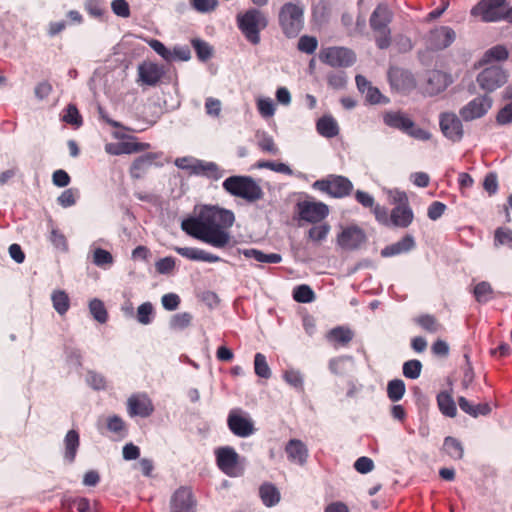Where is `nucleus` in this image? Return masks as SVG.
I'll return each instance as SVG.
<instances>
[{
	"instance_id": "nucleus-21",
	"label": "nucleus",
	"mask_w": 512,
	"mask_h": 512,
	"mask_svg": "<svg viewBox=\"0 0 512 512\" xmlns=\"http://www.w3.org/2000/svg\"><path fill=\"white\" fill-rule=\"evenodd\" d=\"M298 206L301 219L310 223L323 220L329 213L328 206L322 202H303Z\"/></svg>"
},
{
	"instance_id": "nucleus-20",
	"label": "nucleus",
	"mask_w": 512,
	"mask_h": 512,
	"mask_svg": "<svg viewBox=\"0 0 512 512\" xmlns=\"http://www.w3.org/2000/svg\"><path fill=\"white\" fill-rule=\"evenodd\" d=\"M456 39L455 31L448 26H439L429 32L428 44L433 50H443Z\"/></svg>"
},
{
	"instance_id": "nucleus-16",
	"label": "nucleus",
	"mask_w": 512,
	"mask_h": 512,
	"mask_svg": "<svg viewBox=\"0 0 512 512\" xmlns=\"http://www.w3.org/2000/svg\"><path fill=\"white\" fill-rule=\"evenodd\" d=\"M492 107V99L487 95L478 96L463 106L459 114L464 121L483 117Z\"/></svg>"
},
{
	"instance_id": "nucleus-11",
	"label": "nucleus",
	"mask_w": 512,
	"mask_h": 512,
	"mask_svg": "<svg viewBox=\"0 0 512 512\" xmlns=\"http://www.w3.org/2000/svg\"><path fill=\"white\" fill-rule=\"evenodd\" d=\"M239 454L233 447L225 446L216 450V462L219 469L230 477L239 476L242 468L239 465Z\"/></svg>"
},
{
	"instance_id": "nucleus-61",
	"label": "nucleus",
	"mask_w": 512,
	"mask_h": 512,
	"mask_svg": "<svg viewBox=\"0 0 512 512\" xmlns=\"http://www.w3.org/2000/svg\"><path fill=\"white\" fill-rule=\"evenodd\" d=\"M155 268L159 274H169L175 268V259L172 257L161 258L155 263Z\"/></svg>"
},
{
	"instance_id": "nucleus-42",
	"label": "nucleus",
	"mask_w": 512,
	"mask_h": 512,
	"mask_svg": "<svg viewBox=\"0 0 512 512\" xmlns=\"http://www.w3.org/2000/svg\"><path fill=\"white\" fill-rule=\"evenodd\" d=\"M406 386L403 380L393 379L387 384V396L392 402L401 400L405 394Z\"/></svg>"
},
{
	"instance_id": "nucleus-27",
	"label": "nucleus",
	"mask_w": 512,
	"mask_h": 512,
	"mask_svg": "<svg viewBox=\"0 0 512 512\" xmlns=\"http://www.w3.org/2000/svg\"><path fill=\"white\" fill-rule=\"evenodd\" d=\"M449 84L448 76L439 70H432L427 75L426 91L435 95L447 88Z\"/></svg>"
},
{
	"instance_id": "nucleus-10",
	"label": "nucleus",
	"mask_w": 512,
	"mask_h": 512,
	"mask_svg": "<svg viewBox=\"0 0 512 512\" xmlns=\"http://www.w3.org/2000/svg\"><path fill=\"white\" fill-rule=\"evenodd\" d=\"M508 80L507 72L499 66L483 69L476 78L479 87L486 92H493L502 87Z\"/></svg>"
},
{
	"instance_id": "nucleus-23",
	"label": "nucleus",
	"mask_w": 512,
	"mask_h": 512,
	"mask_svg": "<svg viewBox=\"0 0 512 512\" xmlns=\"http://www.w3.org/2000/svg\"><path fill=\"white\" fill-rule=\"evenodd\" d=\"M285 452L290 462L301 466L307 462L309 456L306 444L299 439H290L285 446Z\"/></svg>"
},
{
	"instance_id": "nucleus-58",
	"label": "nucleus",
	"mask_w": 512,
	"mask_h": 512,
	"mask_svg": "<svg viewBox=\"0 0 512 512\" xmlns=\"http://www.w3.org/2000/svg\"><path fill=\"white\" fill-rule=\"evenodd\" d=\"M93 262L100 267L111 265L113 263V256L109 251L97 248L93 253Z\"/></svg>"
},
{
	"instance_id": "nucleus-8",
	"label": "nucleus",
	"mask_w": 512,
	"mask_h": 512,
	"mask_svg": "<svg viewBox=\"0 0 512 512\" xmlns=\"http://www.w3.org/2000/svg\"><path fill=\"white\" fill-rule=\"evenodd\" d=\"M336 242L343 250L354 251L360 249L367 242V235L360 226L352 224L341 228Z\"/></svg>"
},
{
	"instance_id": "nucleus-7",
	"label": "nucleus",
	"mask_w": 512,
	"mask_h": 512,
	"mask_svg": "<svg viewBox=\"0 0 512 512\" xmlns=\"http://www.w3.org/2000/svg\"><path fill=\"white\" fill-rule=\"evenodd\" d=\"M312 187L333 198L347 197L353 190V184L347 177L335 174L316 180Z\"/></svg>"
},
{
	"instance_id": "nucleus-44",
	"label": "nucleus",
	"mask_w": 512,
	"mask_h": 512,
	"mask_svg": "<svg viewBox=\"0 0 512 512\" xmlns=\"http://www.w3.org/2000/svg\"><path fill=\"white\" fill-rule=\"evenodd\" d=\"M193 316L189 312H182L174 314L170 321L169 326L172 330H183L191 325Z\"/></svg>"
},
{
	"instance_id": "nucleus-14",
	"label": "nucleus",
	"mask_w": 512,
	"mask_h": 512,
	"mask_svg": "<svg viewBox=\"0 0 512 512\" xmlns=\"http://www.w3.org/2000/svg\"><path fill=\"white\" fill-rule=\"evenodd\" d=\"M227 425L230 431L237 437L246 438L255 432L253 421L245 416L242 411L233 409L229 412Z\"/></svg>"
},
{
	"instance_id": "nucleus-56",
	"label": "nucleus",
	"mask_w": 512,
	"mask_h": 512,
	"mask_svg": "<svg viewBox=\"0 0 512 512\" xmlns=\"http://www.w3.org/2000/svg\"><path fill=\"white\" fill-rule=\"evenodd\" d=\"M62 120L76 127L81 126L83 122L77 107L73 104H69L67 106L65 114L62 117Z\"/></svg>"
},
{
	"instance_id": "nucleus-62",
	"label": "nucleus",
	"mask_w": 512,
	"mask_h": 512,
	"mask_svg": "<svg viewBox=\"0 0 512 512\" xmlns=\"http://www.w3.org/2000/svg\"><path fill=\"white\" fill-rule=\"evenodd\" d=\"M87 382L95 390H102L106 387L105 377L94 371L87 373Z\"/></svg>"
},
{
	"instance_id": "nucleus-28",
	"label": "nucleus",
	"mask_w": 512,
	"mask_h": 512,
	"mask_svg": "<svg viewBox=\"0 0 512 512\" xmlns=\"http://www.w3.org/2000/svg\"><path fill=\"white\" fill-rule=\"evenodd\" d=\"M415 246L414 238L411 235H405L396 243L390 244L381 250L382 257H392L402 253L409 252Z\"/></svg>"
},
{
	"instance_id": "nucleus-15",
	"label": "nucleus",
	"mask_w": 512,
	"mask_h": 512,
	"mask_svg": "<svg viewBox=\"0 0 512 512\" xmlns=\"http://www.w3.org/2000/svg\"><path fill=\"white\" fill-rule=\"evenodd\" d=\"M439 126L443 135L452 142H459L464 135L460 118L453 112H443L439 116Z\"/></svg>"
},
{
	"instance_id": "nucleus-33",
	"label": "nucleus",
	"mask_w": 512,
	"mask_h": 512,
	"mask_svg": "<svg viewBox=\"0 0 512 512\" xmlns=\"http://www.w3.org/2000/svg\"><path fill=\"white\" fill-rule=\"evenodd\" d=\"M326 339L334 346H346L353 339V332L349 328L339 326L331 329L327 333Z\"/></svg>"
},
{
	"instance_id": "nucleus-19",
	"label": "nucleus",
	"mask_w": 512,
	"mask_h": 512,
	"mask_svg": "<svg viewBox=\"0 0 512 512\" xmlns=\"http://www.w3.org/2000/svg\"><path fill=\"white\" fill-rule=\"evenodd\" d=\"M127 412L130 417L147 418L154 412V406L147 395L133 394L127 400Z\"/></svg>"
},
{
	"instance_id": "nucleus-12",
	"label": "nucleus",
	"mask_w": 512,
	"mask_h": 512,
	"mask_svg": "<svg viewBox=\"0 0 512 512\" xmlns=\"http://www.w3.org/2000/svg\"><path fill=\"white\" fill-rule=\"evenodd\" d=\"M196 507L197 500L191 487L180 486L170 497V512H196Z\"/></svg>"
},
{
	"instance_id": "nucleus-32",
	"label": "nucleus",
	"mask_w": 512,
	"mask_h": 512,
	"mask_svg": "<svg viewBox=\"0 0 512 512\" xmlns=\"http://www.w3.org/2000/svg\"><path fill=\"white\" fill-rule=\"evenodd\" d=\"M259 496L266 507L277 505L281 499L279 490L271 483H264L260 486Z\"/></svg>"
},
{
	"instance_id": "nucleus-50",
	"label": "nucleus",
	"mask_w": 512,
	"mask_h": 512,
	"mask_svg": "<svg viewBox=\"0 0 512 512\" xmlns=\"http://www.w3.org/2000/svg\"><path fill=\"white\" fill-rule=\"evenodd\" d=\"M494 244L498 246H508L512 248V230L507 227H499L494 234Z\"/></svg>"
},
{
	"instance_id": "nucleus-52",
	"label": "nucleus",
	"mask_w": 512,
	"mask_h": 512,
	"mask_svg": "<svg viewBox=\"0 0 512 512\" xmlns=\"http://www.w3.org/2000/svg\"><path fill=\"white\" fill-rule=\"evenodd\" d=\"M49 240L57 250L62 252L68 251L67 238L59 229L51 228Z\"/></svg>"
},
{
	"instance_id": "nucleus-2",
	"label": "nucleus",
	"mask_w": 512,
	"mask_h": 512,
	"mask_svg": "<svg viewBox=\"0 0 512 512\" xmlns=\"http://www.w3.org/2000/svg\"><path fill=\"white\" fill-rule=\"evenodd\" d=\"M222 186L230 195L242 198L249 203L259 201L264 197L261 186L250 176H230L224 180Z\"/></svg>"
},
{
	"instance_id": "nucleus-18",
	"label": "nucleus",
	"mask_w": 512,
	"mask_h": 512,
	"mask_svg": "<svg viewBox=\"0 0 512 512\" xmlns=\"http://www.w3.org/2000/svg\"><path fill=\"white\" fill-rule=\"evenodd\" d=\"M388 80L391 88L401 93H407L416 86L413 75L409 71L399 67H390Z\"/></svg>"
},
{
	"instance_id": "nucleus-13",
	"label": "nucleus",
	"mask_w": 512,
	"mask_h": 512,
	"mask_svg": "<svg viewBox=\"0 0 512 512\" xmlns=\"http://www.w3.org/2000/svg\"><path fill=\"white\" fill-rule=\"evenodd\" d=\"M506 0H481L471 10L473 16H479L484 22L503 20V6Z\"/></svg>"
},
{
	"instance_id": "nucleus-24",
	"label": "nucleus",
	"mask_w": 512,
	"mask_h": 512,
	"mask_svg": "<svg viewBox=\"0 0 512 512\" xmlns=\"http://www.w3.org/2000/svg\"><path fill=\"white\" fill-rule=\"evenodd\" d=\"M174 250L182 257L193 261H203L208 263H217L222 261V259L219 256L206 252L205 250L199 248L175 247Z\"/></svg>"
},
{
	"instance_id": "nucleus-17",
	"label": "nucleus",
	"mask_w": 512,
	"mask_h": 512,
	"mask_svg": "<svg viewBox=\"0 0 512 512\" xmlns=\"http://www.w3.org/2000/svg\"><path fill=\"white\" fill-rule=\"evenodd\" d=\"M161 158V153L148 152L136 157L130 167L129 174L132 180L143 179L153 165H158L157 161Z\"/></svg>"
},
{
	"instance_id": "nucleus-30",
	"label": "nucleus",
	"mask_w": 512,
	"mask_h": 512,
	"mask_svg": "<svg viewBox=\"0 0 512 512\" xmlns=\"http://www.w3.org/2000/svg\"><path fill=\"white\" fill-rule=\"evenodd\" d=\"M79 446V433L74 429L69 430L64 437V458L68 463L75 461Z\"/></svg>"
},
{
	"instance_id": "nucleus-1",
	"label": "nucleus",
	"mask_w": 512,
	"mask_h": 512,
	"mask_svg": "<svg viewBox=\"0 0 512 512\" xmlns=\"http://www.w3.org/2000/svg\"><path fill=\"white\" fill-rule=\"evenodd\" d=\"M234 221L235 216L232 211L206 206L198 216L184 219L181 228L191 237L215 248L223 249L230 243L231 236L228 229Z\"/></svg>"
},
{
	"instance_id": "nucleus-45",
	"label": "nucleus",
	"mask_w": 512,
	"mask_h": 512,
	"mask_svg": "<svg viewBox=\"0 0 512 512\" xmlns=\"http://www.w3.org/2000/svg\"><path fill=\"white\" fill-rule=\"evenodd\" d=\"M293 299L298 303H310L314 301L315 293L310 286L302 284L294 288Z\"/></svg>"
},
{
	"instance_id": "nucleus-49",
	"label": "nucleus",
	"mask_w": 512,
	"mask_h": 512,
	"mask_svg": "<svg viewBox=\"0 0 512 512\" xmlns=\"http://www.w3.org/2000/svg\"><path fill=\"white\" fill-rule=\"evenodd\" d=\"M422 367V363L419 360L411 359L404 362L402 372L408 379H417L421 374Z\"/></svg>"
},
{
	"instance_id": "nucleus-47",
	"label": "nucleus",
	"mask_w": 512,
	"mask_h": 512,
	"mask_svg": "<svg viewBox=\"0 0 512 512\" xmlns=\"http://www.w3.org/2000/svg\"><path fill=\"white\" fill-rule=\"evenodd\" d=\"M254 371L258 377L269 379L271 369L267 363L266 356L262 353H256L254 357Z\"/></svg>"
},
{
	"instance_id": "nucleus-39",
	"label": "nucleus",
	"mask_w": 512,
	"mask_h": 512,
	"mask_svg": "<svg viewBox=\"0 0 512 512\" xmlns=\"http://www.w3.org/2000/svg\"><path fill=\"white\" fill-rule=\"evenodd\" d=\"M509 57V51L504 45H496L488 49L482 56L479 64L484 65L493 61H505Z\"/></svg>"
},
{
	"instance_id": "nucleus-53",
	"label": "nucleus",
	"mask_w": 512,
	"mask_h": 512,
	"mask_svg": "<svg viewBox=\"0 0 512 512\" xmlns=\"http://www.w3.org/2000/svg\"><path fill=\"white\" fill-rule=\"evenodd\" d=\"M318 47V40L314 36L303 35L298 41L297 48L306 54H313Z\"/></svg>"
},
{
	"instance_id": "nucleus-4",
	"label": "nucleus",
	"mask_w": 512,
	"mask_h": 512,
	"mask_svg": "<svg viewBox=\"0 0 512 512\" xmlns=\"http://www.w3.org/2000/svg\"><path fill=\"white\" fill-rule=\"evenodd\" d=\"M393 13L387 4L377 5L372 12L369 23L375 34L376 45L379 49H387L391 44V30L389 24L392 22Z\"/></svg>"
},
{
	"instance_id": "nucleus-64",
	"label": "nucleus",
	"mask_w": 512,
	"mask_h": 512,
	"mask_svg": "<svg viewBox=\"0 0 512 512\" xmlns=\"http://www.w3.org/2000/svg\"><path fill=\"white\" fill-rule=\"evenodd\" d=\"M496 121L500 125H506L512 122V101L499 110Z\"/></svg>"
},
{
	"instance_id": "nucleus-40",
	"label": "nucleus",
	"mask_w": 512,
	"mask_h": 512,
	"mask_svg": "<svg viewBox=\"0 0 512 512\" xmlns=\"http://www.w3.org/2000/svg\"><path fill=\"white\" fill-rule=\"evenodd\" d=\"M443 451L453 460H460L464 455V448L462 443L451 436H447L444 439Z\"/></svg>"
},
{
	"instance_id": "nucleus-48",
	"label": "nucleus",
	"mask_w": 512,
	"mask_h": 512,
	"mask_svg": "<svg viewBox=\"0 0 512 512\" xmlns=\"http://www.w3.org/2000/svg\"><path fill=\"white\" fill-rule=\"evenodd\" d=\"M474 296L479 303H487L493 298V288L490 283L482 281L474 287Z\"/></svg>"
},
{
	"instance_id": "nucleus-60",
	"label": "nucleus",
	"mask_w": 512,
	"mask_h": 512,
	"mask_svg": "<svg viewBox=\"0 0 512 512\" xmlns=\"http://www.w3.org/2000/svg\"><path fill=\"white\" fill-rule=\"evenodd\" d=\"M446 209L447 206L444 203L440 201H434L428 207L427 216L429 219L436 221L444 214Z\"/></svg>"
},
{
	"instance_id": "nucleus-35",
	"label": "nucleus",
	"mask_w": 512,
	"mask_h": 512,
	"mask_svg": "<svg viewBox=\"0 0 512 512\" xmlns=\"http://www.w3.org/2000/svg\"><path fill=\"white\" fill-rule=\"evenodd\" d=\"M317 132L326 138H333L338 135L339 127L332 116H323L316 123Z\"/></svg>"
},
{
	"instance_id": "nucleus-57",
	"label": "nucleus",
	"mask_w": 512,
	"mask_h": 512,
	"mask_svg": "<svg viewBox=\"0 0 512 512\" xmlns=\"http://www.w3.org/2000/svg\"><path fill=\"white\" fill-rule=\"evenodd\" d=\"M257 145L261 149V151L270 153L273 155H276L279 151L272 136H270L266 133H263L259 137Z\"/></svg>"
},
{
	"instance_id": "nucleus-31",
	"label": "nucleus",
	"mask_w": 512,
	"mask_h": 512,
	"mask_svg": "<svg viewBox=\"0 0 512 512\" xmlns=\"http://www.w3.org/2000/svg\"><path fill=\"white\" fill-rule=\"evenodd\" d=\"M76 507L78 512H90V500L86 497H72L64 495L61 499V509L63 512H72V508Z\"/></svg>"
},
{
	"instance_id": "nucleus-22",
	"label": "nucleus",
	"mask_w": 512,
	"mask_h": 512,
	"mask_svg": "<svg viewBox=\"0 0 512 512\" xmlns=\"http://www.w3.org/2000/svg\"><path fill=\"white\" fill-rule=\"evenodd\" d=\"M149 148V143L124 141L118 143H107L105 145V152L110 155L134 154L146 151Z\"/></svg>"
},
{
	"instance_id": "nucleus-34",
	"label": "nucleus",
	"mask_w": 512,
	"mask_h": 512,
	"mask_svg": "<svg viewBox=\"0 0 512 512\" xmlns=\"http://www.w3.org/2000/svg\"><path fill=\"white\" fill-rule=\"evenodd\" d=\"M460 409L468 415L477 418L478 416H486L491 412V408L487 403L471 404L465 397L458 398Z\"/></svg>"
},
{
	"instance_id": "nucleus-54",
	"label": "nucleus",
	"mask_w": 512,
	"mask_h": 512,
	"mask_svg": "<svg viewBox=\"0 0 512 512\" xmlns=\"http://www.w3.org/2000/svg\"><path fill=\"white\" fill-rule=\"evenodd\" d=\"M153 305L150 302L141 304L137 309V320L143 325H148L153 319Z\"/></svg>"
},
{
	"instance_id": "nucleus-41",
	"label": "nucleus",
	"mask_w": 512,
	"mask_h": 512,
	"mask_svg": "<svg viewBox=\"0 0 512 512\" xmlns=\"http://www.w3.org/2000/svg\"><path fill=\"white\" fill-rule=\"evenodd\" d=\"M51 300L54 309L60 314L64 315L70 307V299L68 294L63 290H56L52 293Z\"/></svg>"
},
{
	"instance_id": "nucleus-5",
	"label": "nucleus",
	"mask_w": 512,
	"mask_h": 512,
	"mask_svg": "<svg viewBox=\"0 0 512 512\" xmlns=\"http://www.w3.org/2000/svg\"><path fill=\"white\" fill-rule=\"evenodd\" d=\"M237 25L245 38L253 45L260 42V31L265 29L268 21L263 12L258 9H249L237 15Z\"/></svg>"
},
{
	"instance_id": "nucleus-37",
	"label": "nucleus",
	"mask_w": 512,
	"mask_h": 512,
	"mask_svg": "<svg viewBox=\"0 0 512 512\" xmlns=\"http://www.w3.org/2000/svg\"><path fill=\"white\" fill-rule=\"evenodd\" d=\"M414 322L430 334L438 333L444 329L440 321L431 314L419 315L414 319Z\"/></svg>"
},
{
	"instance_id": "nucleus-6",
	"label": "nucleus",
	"mask_w": 512,
	"mask_h": 512,
	"mask_svg": "<svg viewBox=\"0 0 512 512\" xmlns=\"http://www.w3.org/2000/svg\"><path fill=\"white\" fill-rule=\"evenodd\" d=\"M383 122L390 128L401 131L418 140L427 141L431 134L418 127L415 122L402 111H388L383 115Z\"/></svg>"
},
{
	"instance_id": "nucleus-25",
	"label": "nucleus",
	"mask_w": 512,
	"mask_h": 512,
	"mask_svg": "<svg viewBox=\"0 0 512 512\" xmlns=\"http://www.w3.org/2000/svg\"><path fill=\"white\" fill-rule=\"evenodd\" d=\"M138 74L143 83L149 86H155L162 78L164 71L158 64L148 62L139 65Z\"/></svg>"
},
{
	"instance_id": "nucleus-51",
	"label": "nucleus",
	"mask_w": 512,
	"mask_h": 512,
	"mask_svg": "<svg viewBox=\"0 0 512 512\" xmlns=\"http://www.w3.org/2000/svg\"><path fill=\"white\" fill-rule=\"evenodd\" d=\"M329 231L330 225L327 223L314 225L308 231V238L313 242L319 243L326 239Z\"/></svg>"
},
{
	"instance_id": "nucleus-38",
	"label": "nucleus",
	"mask_w": 512,
	"mask_h": 512,
	"mask_svg": "<svg viewBox=\"0 0 512 512\" xmlns=\"http://www.w3.org/2000/svg\"><path fill=\"white\" fill-rule=\"evenodd\" d=\"M242 254L248 259H254L257 262H261V263L277 264V263H280L282 260L281 255L278 253L266 254L260 250L254 249V248L244 249L242 251Z\"/></svg>"
},
{
	"instance_id": "nucleus-36",
	"label": "nucleus",
	"mask_w": 512,
	"mask_h": 512,
	"mask_svg": "<svg viewBox=\"0 0 512 512\" xmlns=\"http://www.w3.org/2000/svg\"><path fill=\"white\" fill-rule=\"evenodd\" d=\"M437 405L441 413L447 417L454 418L457 415V408L452 395L442 391L437 395Z\"/></svg>"
},
{
	"instance_id": "nucleus-29",
	"label": "nucleus",
	"mask_w": 512,
	"mask_h": 512,
	"mask_svg": "<svg viewBox=\"0 0 512 512\" xmlns=\"http://www.w3.org/2000/svg\"><path fill=\"white\" fill-rule=\"evenodd\" d=\"M414 220L411 207L395 206L391 210V225L399 228H407Z\"/></svg>"
},
{
	"instance_id": "nucleus-46",
	"label": "nucleus",
	"mask_w": 512,
	"mask_h": 512,
	"mask_svg": "<svg viewBox=\"0 0 512 512\" xmlns=\"http://www.w3.org/2000/svg\"><path fill=\"white\" fill-rule=\"evenodd\" d=\"M191 44L195 49L196 55L200 61L204 62L212 57L213 49L206 41L195 38L192 39Z\"/></svg>"
},
{
	"instance_id": "nucleus-9",
	"label": "nucleus",
	"mask_w": 512,
	"mask_h": 512,
	"mask_svg": "<svg viewBox=\"0 0 512 512\" xmlns=\"http://www.w3.org/2000/svg\"><path fill=\"white\" fill-rule=\"evenodd\" d=\"M319 59L331 67H349L354 64L356 56L348 48L328 47L320 51Z\"/></svg>"
},
{
	"instance_id": "nucleus-55",
	"label": "nucleus",
	"mask_w": 512,
	"mask_h": 512,
	"mask_svg": "<svg viewBox=\"0 0 512 512\" xmlns=\"http://www.w3.org/2000/svg\"><path fill=\"white\" fill-rule=\"evenodd\" d=\"M256 167L257 168H266V169L272 170L274 172L283 173L286 175L293 174L292 169L284 163H276V162H272V161L261 160V161L257 162Z\"/></svg>"
},
{
	"instance_id": "nucleus-26",
	"label": "nucleus",
	"mask_w": 512,
	"mask_h": 512,
	"mask_svg": "<svg viewBox=\"0 0 512 512\" xmlns=\"http://www.w3.org/2000/svg\"><path fill=\"white\" fill-rule=\"evenodd\" d=\"M192 174L205 176L209 179L219 180L223 176V170L214 162L194 160Z\"/></svg>"
},
{
	"instance_id": "nucleus-43",
	"label": "nucleus",
	"mask_w": 512,
	"mask_h": 512,
	"mask_svg": "<svg viewBox=\"0 0 512 512\" xmlns=\"http://www.w3.org/2000/svg\"><path fill=\"white\" fill-rule=\"evenodd\" d=\"M89 311L92 317L99 323H106L108 320V313L106 307L100 299L94 298L89 302Z\"/></svg>"
},
{
	"instance_id": "nucleus-59",
	"label": "nucleus",
	"mask_w": 512,
	"mask_h": 512,
	"mask_svg": "<svg viewBox=\"0 0 512 512\" xmlns=\"http://www.w3.org/2000/svg\"><path fill=\"white\" fill-rule=\"evenodd\" d=\"M327 83L333 89H343L347 83L346 75L342 71L332 72L327 75Z\"/></svg>"
},
{
	"instance_id": "nucleus-3",
	"label": "nucleus",
	"mask_w": 512,
	"mask_h": 512,
	"mask_svg": "<svg viewBox=\"0 0 512 512\" xmlns=\"http://www.w3.org/2000/svg\"><path fill=\"white\" fill-rule=\"evenodd\" d=\"M278 23L286 37H297L304 27V6L293 2L283 4L278 13Z\"/></svg>"
},
{
	"instance_id": "nucleus-63",
	"label": "nucleus",
	"mask_w": 512,
	"mask_h": 512,
	"mask_svg": "<svg viewBox=\"0 0 512 512\" xmlns=\"http://www.w3.org/2000/svg\"><path fill=\"white\" fill-rule=\"evenodd\" d=\"M52 85L47 80L39 82L34 88L35 97L39 101L45 100L52 93Z\"/></svg>"
}]
</instances>
